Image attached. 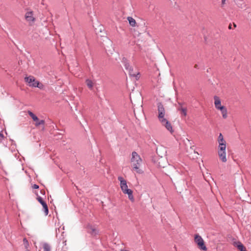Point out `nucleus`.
<instances>
[{"label":"nucleus","instance_id":"obj_17","mask_svg":"<svg viewBox=\"0 0 251 251\" xmlns=\"http://www.w3.org/2000/svg\"><path fill=\"white\" fill-rule=\"evenodd\" d=\"M226 143H220L219 144L218 151L222 152V151H226Z\"/></svg>","mask_w":251,"mask_h":251},{"label":"nucleus","instance_id":"obj_23","mask_svg":"<svg viewBox=\"0 0 251 251\" xmlns=\"http://www.w3.org/2000/svg\"><path fill=\"white\" fill-rule=\"evenodd\" d=\"M43 250L44 251H50V247L47 243H44L43 244Z\"/></svg>","mask_w":251,"mask_h":251},{"label":"nucleus","instance_id":"obj_25","mask_svg":"<svg viewBox=\"0 0 251 251\" xmlns=\"http://www.w3.org/2000/svg\"><path fill=\"white\" fill-rule=\"evenodd\" d=\"M131 77H134L136 80H138L140 77V74L139 72H137V73H133V75L130 76Z\"/></svg>","mask_w":251,"mask_h":251},{"label":"nucleus","instance_id":"obj_31","mask_svg":"<svg viewBox=\"0 0 251 251\" xmlns=\"http://www.w3.org/2000/svg\"><path fill=\"white\" fill-rule=\"evenodd\" d=\"M152 161L154 162V163H155L156 162V160H155V158L154 157H153L152 158Z\"/></svg>","mask_w":251,"mask_h":251},{"label":"nucleus","instance_id":"obj_11","mask_svg":"<svg viewBox=\"0 0 251 251\" xmlns=\"http://www.w3.org/2000/svg\"><path fill=\"white\" fill-rule=\"evenodd\" d=\"M218 110H220L221 111L223 118L224 119H226L227 116L226 108L225 106H220V108Z\"/></svg>","mask_w":251,"mask_h":251},{"label":"nucleus","instance_id":"obj_32","mask_svg":"<svg viewBox=\"0 0 251 251\" xmlns=\"http://www.w3.org/2000/svg\"><path fill=\"white\" fill-rule=\"evenodd\" d=\"M160 163V162H158V166H159V167H164V166H162V165H161Z\"/></svg>","mask_w":251,"mask_h":251},{"label":"nucleus","instance_id":"obj_13","mask_svg":"<svg viewBox=\"0 0 251 251\" xmlns=\"http://www.w3.org/2000/svg\"><path fill=\"white\" fill-rule=\"evenodd\" d=\"M179 106L177 108V110L181 112L182 114L184 116L187 115V109L186 107H183L182 106V104L181 103L178 102Z\"/></svg>","mask_w":251,"mask_h":251},{"label":"nucleus","instance_id":"obj_6","mask_svg":"<svg viewBox=\"0 0 251 251\" xmlns=\"http://www.w3.org/2000/svg\"><path fill=\"white\" fill-rule=\"evenodd\" d=\"M25 80L27 82L30 87H33L32 84L36 83L37 80H36L35 77L32 75L29 76H26L25 78Z\"/></svg>","mask_w":251,"mask_h":251},{"label":"nucleus","instance_id":"obj_26","mask_svg":"<svg viewBox=\"0 0 251 251\" xmlns=\"http://www.w3.org/2000/svg\"><path fill=\"white\" fill-rule=\"evenodd\" d=\"M38 201L43 206L44 204H47L46 202L43 200V198L40 196L37 198Z\"/></svg>","mask_w":251,"mask_h":251},{"label":"nucleus","instance_id":"obj_18","mask_svg":"<svg viewBox=\"0 0 251 251\" xmlns=\"http://www.w3.org/2000/svg\"><path fill=\"white\" fill-rule=\"evenodd\" d=\"M129 24L130 25L132 26H134L136 24V21L135 20L131 17H128L127 18Z\"/></svg>","mask_w":251,"mask_h":251},{"label":"nucleus","instance_id":"obj_29","mask_svg":"<svg viewBox=\"0 0 251 251\" xmlns=\"http://www.w3.org/2000/svg\"><path fill=\"white\" fill-rule=\"evenodd\" d=\"M32 187L34 189H38V188H39V186L38 185H37V184H34L32 186Z\"/></svg>","mask_w":251,"mask_h":251},{"label":"nucleus","instance_id":"obj_2","mask_svg":"<svg viewBox=\"0 0 251 251\" xmlns=\"http://www.w3.org/2000/svg\"><path fill=\"white\" fill-rule=\"evenodd\" d=\"M131 162L132 164L133 169L138 174H142L143 171L140 169L142 164V160L140 156L136 151L132 152Z\"/></svg>","mask_w":251,"mask_h":251},{"label":"nucleus","instance_id":"obj_30","mask_svg":"<svg viewBox=\"0 0 251 251\" xmlns=\"http://www.w3.org/2000/svg\"><path fill=\"white\" fill-rule=\"evenodd\" d=\"M132 67V66L130 65V66H129V67L125 68V69L127 71L128 69H130V68H131Z\"/></svg>","mask_w":251,"mask_h":251},{"label":"nucleus","instance_id":"obj_14","mask_svg":"<svg viewBox=\"0 0 251 251\" xmlns=\"http://www.w3.org/2000/svg\"><path fill=\"white\" fill-rule=\"evenodd\" d=\"M33 87L34 88H38L41 90H44V85L40 83L39 81H37L36 83H34L32 84Z\"/></svg>","mask_w":251,"mask_h":251},{"label":"nucleus","instance_id":"obj_10","mask_svg":"<svg viewBox=\"0 0 251 251\" xmlns=\"http://www.w3.org/2000/svg\"><path fill=\"white\" fill-rule=\"evenodd\" d=\"M121 62L123 65L124 66L125 68H126L130 65L129 60L127 58L124 56L122 57Z\"/></svg>","mask_w":251,"mask_h":251},{"label":"nucleus","instance_id":"obj_22","mask_svg":"<svg viewBox=\"0 0 251 251\" xmlns=\"http://www.w3.org/2000/svg\"><path fill=\"white\" fill-rule=\"evenodd\" d=\"M121 188L123 192L125 194L127 193V191L131 190V189L128 188L127 184L125 186L121 187Z\"/></svg>","mask_w":251,"mask_h":251},{"label":"nucleus","instance_id":"obj_9","mask_svg":"<svg viewBox=\"0 0 251 251\" xmlns=\"http://www.w3.org/2000/svg\"><path fill=\"white\" fill-rule=\"evenodd\" d=\"M215 102V106L216 109H219L220 106H223L221 105V102L220 99L217 96H214V97Z\"/></svg>","mask_w":251,"mask_h":251},{"label":"nucleus","instance_id":"obj_15","mask_svg":"<svg viewBox=\"0 0 251 251\" xmlns=\"http://www.w3.org/2000/svg\"><path fill=\"white\" fill-rule=\"evenodd\" d=\"M236 247L240 251H247L244 245L240 242H237Z\"/></svg>","mask_w":251,"mask_h":251},{"label":"nucleus","instance_id":"obj_34","mask_svg":"<svg viewBox=\"0 0 251 251\" xmlns=\"http://www.w3.org/2000/svg\"><path fill=\"white\" fill-rule=\"evenodd\" d=\"M228 28H229V29H231V24H230V25H229V26H228Z\"/></svg>","mask_w":251,"mask_h":251},{"label":"nucleus","instance_id":"obj_12","mask_svg":"<svg viewBox=\"0 0 251 251\" xmlns=\"http://www.w3.org/2000/svg\"><path fill=\"white\" fill-rule=\"evenodd\" d=\"M4 134H7V133L5 131L1 130L0 131V142L2 143L3 145L5 147L7 146V144L5 143L3 141L4 140Z\"/></svg>","mask_w":251,"mask_h":251},{"label":"nucleus","instance_id":"obj_1","mask_svg":"<svg viewBox=\"0 0 251 251\" xmlns=\"http://www.w3.org/2000/svg\"><path fill=\"white\" fill-rule=\"evenodd\" d=\"M165 110L163 105L158 103V119L162 126H164L171 133L174 132L170 122L165 117Z\"/></svg>","mask_w":251,"mask_h":251},{"label":"nucleus","instance_id":"obj_33","mask_svg":"<svg viewBox=\"0 0 251 251\" xmlns=\"http://www.w3.org/2000/svg\"><path fill=\"white\" fill-rule=\"evenodd\" d=\"M195 68L196 69H198V65H197V64H196V65H195Z\"/></svg>","mask_w":251,"mask_h":251},{"label":"nucleus","instance_id":"obj_27","mask_svg":"<svg viewBox=\"0 0 251 251\" xmlns=\"http://www.w3.org/2000/svg\"><path fill=\"white\" fill-rule=\"evenodd\" d=\"M23 243L25 247V248L27 249L28 246H29V244H28V242L27 240L26 239V238H24Z\"/></svg>","mask_w":251,"mask_h":251},{"label":"nucleus","instance_id":"obj_20","mask_svg":"<svg viewBox=\"0 0 251 251\" xmlns=\"http://www.w3.org/2000/svg\"><path fill=\"white\" fill-rule=\"evenodd\" d=\"M218 141L219 144H220V143H226L222 133H220V134L218 136Z\"/></svg>","mask_w":251,"mask_h":251},{"label":"nucleus","instance_id":"obj_35","mask_svg":"<svg viewBox=\"0 0 251 251\" xmlns=\"http://www.w3.org/2000/svg\"><path fill=\"white\" fill-rule=\"evenodd\" d=\"M121 251H129L126 250H122Z\"/></svg>","mask_w":251,"mask_h":251},{"label":"nucleus","instance_id":"obj_4","mask_svg":"<svg viewBox=\"0 0 251 251\" xmlns=\"http://www.w3.org/2000/svg\"><path fill=\"white\" fill-rule=\"evenodd\" d=\"M28 114L32 118V120L36 122L35 125L36 126L44 124V120H39L38 118L31 111H28Z\"/></svg>","mask_w":251,"mask_h":251},{"label":"nucleus","instance_id":"obj_8","mask_svg":"<svg viewBox=\"0 0 251 251\" xmlns=\"http://www.w3.org/2000/svg\"><path fill=\"white\" fill-rule=\"evenodd\" d=\"M219 156L223 162L226 161V151H222V152L218 151Z\"/></svg>","mask_w":251,"mask_h":251},{"label":"nucleus","instance_id":"obj_16","mask_svg":"<svg viewBox=\"0 0 251 251\" xmlns=\"http://www.w3.org/2000/svg\"><path fill=\"white\" fill-rule=\"evenodd\" d=\"M118 179L120 182L121 187L127 184L126 181L122 176H119Z\"/></svg>","mask_w":251,"mask_h":251},{"label":"nucleus","instance_id":"obj_28","mask_svg":"<svg viewBox=\"0 0 251 251\" xmlns=\"http://www.w3.org/2000/svg\"><path fill=\"white\" fill-rule=\"evenodd\" d=\"M127 71L128 72V75L130 77L131 75H133V74L134 73H133V67H132L130 69H128Z\"/></svg>","mask_w":251,"mask_h":251},{"label":"nucleus","instance_id":"obj_3","mask_svg":"<svg viewBox=\"0 0 251 251\" xmlns=\"http://www.w3.org/2000/svg\"><path fill=\"white\" fill-rule=\"evenodd\" d=\"M195 242L198 245L201 250L206 251L207 248L204 244V241L202 237L199 234H196L194 238Z\"/></svg>","mask_w":251,"mask_h":251},{"label":"nucleus","instance_id":"obj_24","mask_svg":"<svg viewBox=\"0 0 251 251\" xmlns=\"http://www.w3.org/2000/svg\"><path fill=\"white\" fill-rule=\"evenodd\" d=\"M43 211H44L45 215H46V216L48 215L49 214V209H48L47 204H44L43 206Z\"/></svg>","mask_w":251,"mask_h":251},{"label":"nucleus","instance_id":"obj_37","mask_svg":"<svg viewBox=\"0 0 251 251\" xmlns=\"http://www.w3.org/2000/svg\"><path fill=\"white\" fill-rule=\"evenodd\" d=\"M234 27H236V25L235 24H234Z\"/></svg>","mask_w":251,"mask_h":251},{"label":"nucleus","instance_id":"obj_5","mask_svg":"<svg viewBox=\"0 0 251 251\" xmlns=\"http://www.w3.org/2000/svg\"><path fill=\"white\" fill-rule=\"evenodd\" d=\"M86 230L88 233L93 236L98 234L99 232L98 230L91 225H88L87 226Z\"/></svg>","mask_w":251,"mask_h":251},{"label":"nucleus","instance_id":"obj_7","mask_svg":"<svg viewBox=\"0 0 251 251\" xmlns=\"http://www.w3.org/2000/svg\"><path fill=\"white\" fill-rule=\"evenodd\" d=\"M25 20L29 22H33L35 18L33 16V12L32 11L27 12L25 15Z\"/></svg>","mask_w":251,"mask_h":251},{"label":"nucleus","instance_id":"obj_19","mask_svg":"<svg viewBox=\"0 0 251 251\" xmlns=\"http://www.w3.org/2000/svg\"><path fill=\"white\" fill-rule=\"evenodd\" d=\"M86 83L88 88L90 89H92L93 87V82L92 80L89 79H87L86 80Z\"/></svg>","mask_w":251,"mask_h":251},{"label":"nucleus","instance_id":"obj_36","mask_svg":"<svg viewBox=\"0 0 251 251\" xmlns=\"http://www.w3.org/2000/svg\"><path fill=\"white\" fill-rule=\"evenodd\" d=\"M11 141L12 142V143L13 144V142H14V141L13 140H11Z\"/></svg>","mask_w":251,"mask_h":251},{"label":"nucleus","instance_id":"obj_21","mask_svg":"<svg viewBox=\"0 0 251 251\" xmlns=\"http://www.w3.org/2000/svg\"><path fill=\"white\" fill-rule=\"evenodd\" d=\"M127 193H126V194H127L128 195V199L130 200H131V201H133L134 200V197H133V196L132 195L133 191L132 190H130V191H127Z\"/></svg>","mask_w":251,"mask_h":251}]
</instances>
